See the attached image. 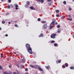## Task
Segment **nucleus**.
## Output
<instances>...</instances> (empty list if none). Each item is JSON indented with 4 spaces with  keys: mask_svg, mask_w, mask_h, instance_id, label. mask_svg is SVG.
I'll return each instance as SVG.
<instances>
[{
    "mask_svg": "<svg viewBox=\"0 0 74 74\" xmlns=\"http://www.w3.org/2000/svg\"><path fill=\"white\" fill-rule=\"evenodd\" d=\"M5 21H2V23L3 24H4V23H5Z\"/></svg>",
    "mask_w": 74,
    "mask_h": 74,
    "instance_id": "nucleus-22",
    "label": "nucleus"
},
{
    "mask_svg": "<svg viewBox=\"0 0 74 74\" xmlns=\"http://www.w3.org/2000/svg\"><path fill=\"white\" fill-rule=\"evenodd\" d=\"M5 36L6 37H7V36H8V34H6L5 35Z\"/></svg>",
    "mask_w": 74,
    "mask_h": 74,
    "instance_id": "nucleus-46",
    "label": "nucleus"
},
{
    "mask_svg": "<svg viewBox=\"0 0 74 74\" xmlns=\"http://www.w3.org/2000/svg\"><path fill=\"white\" fill-rule=\"evenodd\" d=\"M62 67L63 68H66V67H65V66L64 65H63L62 66Z\"/></svg>",
    "mask_w": 74,
    "mask_h": 74,
    "instance_id": "nucleus-31",
    "label": "nucleus"
},
{
    "mask_svg": "<svg viewBox=\"0 0 74 74\" xmlns=\"http://www.w3.org/2000/svg\"><path fill=\"white\" fill-rule=\"evenodd\" d=\"M43 36V34L42 33H41L39 36L38 37H42V36Z\"/></svg>",
    "mask_w": 74,
    "mask_h": 74,
    "instance_id": "nucleus-7",
    "label": "nucleus"
},
{
    "mask_svg": "<svg viewBox=\"0 0 74 74\" xmlns=\"http://www.w3.org/2000/svg\"><path fill=\"white\" fill-rule=\"evenodd\" d=\"M56 62L58 63H61V61L59 60H57L56 61Z\"/></svg>",
    "mask_w": 74,
    "mask_h": 74,
    "instance_id": "nucleus-4",
    "label": "nucleus"
},
{
    "mask_svg": "<svg viewBox=\"0 0 74 74\" xmlns=\"http://www.w3.org/2000/svg\"><path fill=\"white\" fill-rule=\"evenodd\" d=\"M27 5H30V3L29 1H27Z\"/></svg>",
    "mask_w": 74,
    "mask_h": 74,
    "instance_id": "nucleus-20",
    "label": "nucleus"
},
{
    "mask_svg": "<svg viewBox=\"0 0 74 74\" xmlns=\"http://www.w3.org/2000/svg\"><path fill=\"white\" fill-rule=\"evenodd\" d=\"M51 25H55V22H54L53 21H52V22L50 24V25L51 26Z\"/></svg>",
    "mask_w": 74,
    "mask_h": 74,
    "instance_id": "nucleus-8",
    "label": "nucleus"
},
{
    "mask_svg": "<svg viewBox=\"0 0 74 74\" xmlns=\"http://www.w3.org/2000/svg\"><path fill=\"white\" fill-rule=\"evenodd\" d=\"M11 2V0H8V3H10Z\"/></svg>",
    "mask_w": 74,
    "mask_h": 74,
    "instance_id": "nucleus-24",
    "label": "nucleus"
},
{
    "mask_svg": "<svg viewBox=\"0 0 74 74\" xmlns=\"http://www.w3.org/2000/svg\"><path fill=\"white\" fill-rule=\"evenodd\" d=\"M63 3L64 4H66V1H64L63 2Z\"/></svg>",
    "mask_w": 74,
    "mask_h": 74,
    "instance_id": "nucleus-28",
    "label": "nucleus"
},
{
    "mask_svg": "<svg viewBox=\"0 0 74 74\" xmlns=\"http://www.w3.org/2000/svg\"><path fill=\"white\" fill-rule=\"evenodd\" d=\"M29 8L31 10H35V8H34V7L33 6H31V7H30Z\"/></svg>",
    "mask_w": 74,
    "mask_h": 74,
    "instance_id": "nucleus-5",
    "label": "nucleus"
},
{
    "mask_svg": "<svg viewBox=\"0 0 74 74\" xmlns=\"http://www.w3.org/2000/svg\"><path fill=\"white\" fill-rule=\"evenodd\" d=\"M68 16L69 18H70L71 17V15H68Z\"/></svg>",
    "mask_w": 74,
    "mask_h": 74,
    "instance_id": "nucleus-45",
    "label": "nucleus"
},
{
    "mask_svg": "<svg viewBox=\"0 0 74 74\" xmlns=\"http://www.w3.org/2000/svg\"><path fill=\"white\" fill-rule=\"evenodd\" d=\"M72 10V9H71V8H69V11H71Z\"/></svg>",
    "mask_w": 74,
    "mask_h": 74,
    "instance_id": "nucleus-37",
    "label": "nucleus"
},
{
    "mask_svg": "<svg viewBox=\"0 0 74 74\" xmlns=\"http://www.w3.org/2000/svg\"><path fill=\"white\" fill-rule=\"evenodd\" d=\"M56 16L57 17H59V16H60V15H56Z\"/></svg>",
    "mask_w": 74,
    "mask_h": 74,
    "instance_id": "nucleus-38",
    "label": "nucleus"
},
{
    "mask_svg": "<svg viewBox=\"0 0 74 74\" xmlns=\"http://www.w3.org/2000/svg\"><path fill=\"white\" fill-rule=\"evenodd\" d=\"M52 2L51 3H48V4H49V5H51L52 4Z\"/></svg>",
    "mask_w": 74,
    "mask_h": 74,
    "instance_id": "nucleus-26",
    "label": "nucleus"
},
{
    "mask_svg": "<svg viewBox=\"0 0 74 74\" xmlns=\"http://www.w3.org/2000/svg\"><path fill=\"white\" fill-rule=\"evenodd\" d=\"M45 67L47 69V70H49V68H50V67L49 66H46Z\"/></svg>",
    "mask_w": 74,
    "mask_h": 74,
    "instance_id": "nucleus-11",
    "label": "nucleus"
},
{
    "mask_svg": "<svg viewBox=\"0 0 74 74\" xmlns=\"http://www.w3.org/2000/svg\"><path fill=\"white\" fill-rule=\"evenodd\" d=\"M65 66L66 67H67L69 66V64L67 63H65Z\"/></svg>",
    "mask_w": 74,
    "mask_h": 74,
    "instance_id": "nucleus-13",
    "label": "nucleus"
},
{
    "mask_svg": "<svg viewBox=\"0 0 74 74\" xmlns=\"http://www.w3.org/2000/svg\"><path fill=\"white\" fill-rule=\"evenodd\" d=\"M56 12H57V13H58V12H59V11L58 10H57L56 11Z\"/></svg>",
    "mask_w": 74,
    "mask_h": 74,
    "instance_id": "nucleus-27",
    "label": "nucleus"
},
{
    "mask_svg": "<svg viewBox=\"0 0 74 74\" xmlns=\"http://www.w3.org/2000/svg\"><path fill=\"white\" fill-rule=\"evenodd\" d=\"M53 22H56V20H55V19H53Z\"/></svg>",
    "mask_w": 74,
    "mask_h": 74,
    "instance_id": "nucleus-23",
    "label": "nucleus"
},
{
    "mask_svg": "<svg viewBox=\"0 0 74 74\" xmlns=\"http://www.w3.org/2000/svg\"><path fill=\"white\" fill-rule=\"evenodd\" d=\"M15 6L16 7V10H18V5H16Z\"/></svg>",
    "mask_w": 74,
    "mask_h": 74,
    "instance_id": "nucleus-10",
    "label": "nucleus"
},
{
    "mask_svg": "<svg viewBox=\"0 0 74 74\" xmlns=\"http://www.w3.org/2000/svg\"><path fill=\"white\" fill-rule=\"evenodd\" d=\"M1 58H3V54H1Z\"/></svg>",
    "mask_w": 74,
    "mask_h": 74,
    "instance_id": "nucleus-33",
    "label": "nucleus"
},
{
    "mask_svg": "<svg viewBox=\"0 0 74 74\" xmlns=\"http://www.w3.org/2000/svg\"><path fill=\"white\" fill-rule=\"evenodd\" d=\"M3 68L1 65H0V70H3Z\"/></svg>",
    "mask_w": 74,
    "mask_h": 74,
    "instance_id": "nucleus-18",
    "label": "nucleus"
},
{
    "mask_svg": "<svg viewBox=\"0 0 74 74\" xmlns=\"http://www.w3.org/2000/svg\"><path fill=\"white\" fill-rule=\"evenodd\" d=\"M62 19H64V16H62L61 17Z\"/></svg>",
    "mask_w": 74,
    "mask_h": 74,
    "instance_id": "nucleus-41",
    "label": "nucleus"
},
{
    "mask_svg": "<svg viewBox=\"0 0 74 74\" xmlns=\"http://www.w3.org/2000/svg\"><path fill=\"white\" fill-rule=\"evenodd\" d=\"M56 35V34H52L51 36V38H55V37Z\"/></svg>",
    "mask_w": 74,
    "mask_h": 74,
    "instance_id": "nucleus-2",
    "label": "nucleus"
},
{
    "mask_svg": "<svg viewBox=\"0 0 74 74\" xmlns=\"http://www.w3.org/2000/svg\"><path fill=\"white\" fill-rule=\"evenodd\" d=\"M73 2H74V0H73Z\"/></svg>",
    "mask_w": 74,
    "mask_h": 74,
    "instance_id": "nucleus-56",
    "label": "nucleus"
},
{
    "mask_svg": "<svg viewBox=\"0 0 74 74\" xmlns=\"http://www.w3.org/2000/svg\"><path fill=\"white\" fill-rule=\"evenodd\" d=\"M17 22V21H15V23H16Z\"/></svg>",
    "mask_w": 74,
    "mask_h": 74,
    "instance_id": "nucleus-53",
    "label": "nucleus"
},
{
    "mask_svg": "<svg viewBox=\"0 0 74 74\" xmlns=\"http://www.w3.org/2000/svg\"><path fill=\"white\" fill-rule=\"evenodd\" d=\"M54 46H55V47H56V46H57V47H58V45L56 43H55L54 44Z\"/></svg>",
    "mask_w": 74,
    "mask_h": 74,
    "instance_id": "nucleus-16",
    "label": "nucleus"
},
{
    "mask_svg": "<svg viewBox=\"0 0 74 74\" xmlns=\"http://www.w3.org/2000/svg\"><path fill=\"white\" fill-rule=\"evenodd\" d=\"M25 74H29V73H28L27 72V73H26Z\"/></svg>",
    "mask_w": 74,
    "mask_h": 74,
    "instance_id": "nucleus-49",
    "label": "nucleus"
},
{
    "mask_svg": "<svg viewBox=\"0 0 74 74\" xmlns=\"http://www.w3.org/2000/svg\"><path fill=\"white\" fill-rule=\"evenodd\" d=\"M23 65H21V69H22V68H23Z\"/></svg>",
    "mask_w": 74,
    "mask_h": 74,
    "instance_id": "nucleus-36",
    "label": "nucleus"
},
{
    "mask_svg": "<svg viewBox=\"0 0 74 74\" xmlns=\"http://www.w3.org/2000/svg\"><path fill=\"white\" fill-rule=\"evenodd\" d=\"M38 69H39L40 71H43V70L40 67H38Z\"/></svg>",
    "mask_w": 74,
    "mask_h": 74,
    "instance_id": "nucleus-12",
    "label": "nucleus"
},
{
    "mask_svg": "<svg viewBox=\"0 0 74 74\" xmlns=\"http://www.w3.org/2000/svg\"><path fill=\"white\" fill-rule=\"evenodd\" d=\"M55 42V41L54 40H52L51 41V43H54Z\"/></svg>",
    "mask_w": 74,
    "mask_h": 74,
    "instance_id": "nucleus-29",
    "label": "nucleus"
},
{
    "mask_svg": "<svg viewBox=\"0 0 74 74\" xmlns=\"http://www.w3.org/2000/svg\"><path fill=\"white\" fill-rule=\"evenodd\" d=\"M12 66L11 65H9V68H11Z\"/></svg>",
    "mask_w": 74,
    "mask_h": 74,
    "instance_id": "nucleus-47",
    "label": "nucleus"
},
{
    "mask_svg": "<svg viewBox=\"0 0 74 74\" xmlns=\"http://www.w3.org/2000/svg\"><path fill=\"white\" fill-rule=\"evenodd\" d=\"M69 20L70 21H72V19L71 18H69Z\"/></svg>",
    "mask_w": 74,
    "mask_h": 74,
    "instance_id": "nucleus-43",
    "label": "nucleus"
},
{
    "mask_svg": "<svg viewBox=\"0 0 74 74\" xmlns=\"http://www.w3.org/2000/svg\"><path fill=\"white\" fill-rule=\"evenodd\" d=\"M25 8H28V7H29V5H25Z\"/></svg>",
    "mask_w": 74,
    "mask_h": 74,
    "instance_id": "nucleus-17",
    "label": "nucleus"
},
{
    "mask_svg": "<svg viewBox=\"0 0 74 74\" xmlns=\"http://www.w3.org/2000/svg\"><path fill=\"white\" fill-rule=\"evenodd\" d=\"M30 66L32 67V68H34V66H33L32 65H30Z\"/></svg>",
    "mask_w": 74,
    "mask_h": 74,
    "instance_id": "nucleus-25",
    "label": "nucleus"
},
{
    "mask_svg": "<svg viewBox=\"0 0 74 74\" xmlns=\"http://www.w3.org/2000/svg\"><path fill=\"white\" fill-rule=\"evenodd\" d=\"M14 26H15V27H17V26H18V25L16 24H15Z\"/></svg>",
    "mask_w": 74,
    "mask_h": 74,
    "instance_id": "nucleus-42",
    "label": "nucleus"
},
{
    "mask_svg": "<svg viewBox=\"0 0 74 74\" xmlns=\"http://www.w3.org/2000/svg\"><path fill=\"white\" fill-rule=\"evenodd\" d=\"M41 1V3H44V1L42 0H39L38 1V2H40Z\"/></svg>",
    "mask_w": 74,
    "mask_h": 74,
    "instance_id": "nucleus-3",
    "label": "nucleus"
},
{
    "mask_svg": "<svg viewBox=\"0 0 74 74\" xmlns=\"http://www.w3.org/2000/svg\"><path fill=\"white\" fill-rule=\"evenodd\" d=\"M25 71H28V69H27L26 68V69H25Z\"/></svg>",
    "mask_w": 74,
    "mask_h": 74,
    "instance_id": "nucleus-40",
    "label": "nucleus"
},
{
    "mask_svg": "<svg viewBox=\"0 0 74 74\" xmlns=\"http://www.w3.org/2000/svg\"><path fill=\"white\" fill-rule=\"evenodd\" d=\"M8 24H11V22H8Z\"/></svg>",
    "mask_w": 74,
    "mask_h": 74,
    "instance_id": "nucleus-52",
    "label": "nucleus"
},
{
    "mask_svg": "<svg viewBox=\"0 0 74 74\" xmlns=\"http://www.w3.org/2000/svg\"><path fill=\"white\" fill-rule=\"evenodd\" d=\"M1 27H0V30H1Z\"/></svg>",
    "mask_w": 74,
    "mask_h": 74,
    "instance_id": "nucleus-54",
    "label": "nucleus"
},
{
    "mask_svg": "<svg viewBox=\"0 0 74 74\" xmlns=\"http://www.w3.org/2000/svg\"><path fill=\"white\" fill-rule=\"evenodd\" d=\"M56 25H57L58 24V23L56 22L55 23Z\"/></svg>",
    "mask_w": 74,
    "mask_h": 74,
    "instance_id": "nucleus-50",
    "label": "nucleus"
},
{
    "mask_svg": "<svg viewBox=\"0 0 74 74\" xmlns=\"http://www.w3.org/2000/svg\"><path fill=\"white\" fill-rule=\"evenodd\" d=\"M14 54H16V53H15V52H14Z\"/></svg>",
    "mask_w": 74,
    "mask_h": 74,
    "instance_id": "nucleus-55",
    "label": "nucleus"
},
{
    "mask_svg": "<svg viewBox=\"0 0 74 74\" xmlns=\"http://www.w3.org/2000/svg\"><path fill=\"white\" fill-rule=\"evenodd\" d=\"M48 1V2H50V1H51V0H47Z\"/></svg>",
    "mask_w": 74,
    "mask_h": 74,
    "instance_id": "nucleus-44",
    "label": "nucleus"
},
{
    "mask_svg": "<svg viewBox=\"0 0 74 74\" xmlns=\"http://www.w3.org/2000/svg\"><path fill=\"white\" fill-rule=\"evenodd\" d=\"M4 74H11L10 73H8L7 72H5L3 73Z\"/></svg>",
    "mask_w": 74,
    "mask_h": 74,
    "instance_id": "nucleus-9",
    "label": "nucleus"
},
{
    "mask_svg": "<svg viewBox=\"0 0 74 74\" xmlns=\"http://www.w3.org/2000/svg\"><path fill=\"white\" fill-rule=\"evenodd\" d=\"M43 27L44 28H45V29L47 28V24H45L43 25Z\"/></svg>",
    "mask_w": 74,
    "mask_h": 74,
    "instance_id": "nucleus-6",
    "label": "nucleus"
},
{
    "mask_svg": "<svg viewBox=\"0 0 74 74\" xmlns=\"http://www.w3.org/2000/svg\"><path fill=\"white\" fill-rule=\"evenodd\" d=\"M16 66H17V67H18V68H19V65H18V64H16Z\"/></svg>",
    "mask_w": 74,
    "mask_h": 74,
    "instance_id": "nucleus-34",
    "label": "nucleus"
},
{
    "mask_svg": "<svg viewBox=\"0 0 74 74\" xmlns=\"http://www.w3.org/2000/svg\"><path fill=\"white\" fill-rule=\"evenodd\" d=\"M42 23H46V21H41Z\"/></svg>",
    "mask_w": 74,
    "mask_h": 74,
    "instance_id": "nucleus-19",
    "label": "nucleus"
},
{
    "mask_svg": "<svg viewBox=\"0 0 74 74\" xmlns=\"http://www.w3.org/2000/svg\"><path fill=\"white\" fill-rule=\"evenodd\" d=\"M52 28V26H51V25L50 27V29H51Z\"/></svg>",
    "mask_w": 74,
    "mask_h": 74,
    "instance_id": "nucleus-39",
    "label": "nucleus"
},
{
    "mask_svg": "<svg viewBox=\"0 0 74 74\" xmlns=\"http://www.w3.org/2000/svg\"><path fill=\"white\" fill-rule=\"evenodd\" d=\"M10 6L9 5L8 6V8H9V9H10Z\"/></svg>",
    "mask_w": 74,
    "mask_h": 74,
    "instance_id": "nucleus-35",
    "label": "nucleus"
},
{
    "mask_svg": "<svg viewBox=\"0 0 74 74\" xmlns=\"http://www.w3.org/2000/svg\"><path fill=\"white\" fill-rule=\"evenodd\" d=\"M70 69H71V70H74V66H71L70 67Z\"/></svg>",
    "mask_w": 74,
    "mask_h": 74,
    "instance_id": "nucleus-15",
    "label": "nucleus"
},
{
    "mask_svg": "<svg viewBox=\"0 0 74 74\" xmlns=\"http://www.w3.org/2000/svg\"><path fill=\"white\" fill-rule=\"evenodd\" d=\"M38 21H41V19L40 18H38Z\"/></svg>",
    "mask_w": 74,
    "mask_h": 74,
    "instance_id": "nucleus-30",
    "label": "nucleus"
},
{
    "mask_svg": "<svg viewBox=\"0 0 74 74\" xmlns=\"http://www.w3.org/2000/svg\"><path fill=\"white\" fill-rule=\"evenodd\" d=\"M13 74H19V73L15 72L13 73Z\"/></svg>",
    "mask_w": 74,
    "mask_h": 74,
    "instance_id": "nucleus-32",
    "label": "nucleus"
},
{
    "mask_svg": "<svg viewBox=\"0 0 74 74\" xmlns=\"http://www.w3.org/2000/svg\"><path fill=\"white\" fill-rule=\"evenodd\" d=\"M73 38H74V36L73 37Z\"/></svg>",
    "mask_w": 74,
    "mask_h": 74,
    "instance_id": "nucleus-57",
    "label": "nucleus"
},
{
    "mask_svg": "<svg viewBox=\"0 0 74 74\" xmlns=\"http://www.w3.org/2000/svg\"><path fill=\"white\" fill-rule=\"evenodd\" d=\"M26 47L27 49H28V51L30 54H32V49L30 47V45L29 44H27L26 45Z\"/></svg>",
    "mask_w": 74,
    "mask_h": 74,
    "instance_id": "nucleus-1",
    "label": "nucleus"
},
{
    "mask_svg": "<svg viewBox=\"0 0 74 74\" xmlns=\"http://www.w3.org/2000/svg\"><path fill=\"white\" fill-rule=\"evenodd\" d=\"M5 0H1V1H5Z\"/></svg>",
    "mask_w": 74,
    "mask_h": 74,
    "instance_id": "nucleus-51",
    "label": "nucleus"
},
{
    "mask_svg": "<svg viewBox=\"0 0 74 74\" xmlns=\"http://www.w3.org/2000/svg\"><path fill=\"white\" fill-rule=\"evenodd\" d=\"M57 28H60V25H58L57 26Z\"/></svg>",
    "mask_w": 74,
    "mask_h": 74,
    "instance_id": "nucleus-21",
    "label": "nucleus"
},
{
    "mask_svg": "<svg viewBox=\"0 0 74 74\" xmlns=\"http://www.w3.org/2000/svg\"><path fill=\"white\" fill-rule=\"evenodd\" d=\"M10 14V13H7L6 14V15H8V14Z\"/></svg>",
    "mask_w": 74,
    "mask_h": 74,
    "instance_id": "nucleus-48",
    "label": "nucleus"
},
{
    "mask_svg": "<svg viewBox=\"0 0 74 74\" xmlns=\"http://www.w3.org/2000/svg\"><path fill=\"white\" fill-rule=\"evenodd\" d=\"M61 29H59L58 30V33H60V31H61Z\"/></svg>",
    "mask_w": 74,
    "mask_h": 74,
    "instance_id": "nucleus-14",
    "label": "nucleus"
}]
</instances>
